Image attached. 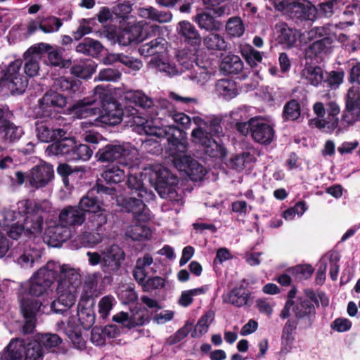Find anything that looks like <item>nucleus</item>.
I'll return each mask as SVG.
<instances>
[{
  "mask_svg": "<svg viewBox=\"0 0 360 360\" xmlns=\"http://www.w3.org/2000/svg\"><path fill=\"white\" fill-rule=\"evenodd\" d=\"M81 284L79 268L50 261L21 285L19 300L44 302L42 309L51 302L52 310L63 313L75 304Z\"/></svg>",
  "mask_w": 360,
  "mask_h": 360,
  "instance_id": "f257e3e1",
  "label": "nucleus"
},
{
  "mask_svg": "<svg viewBox=\"0 0 360 360\" xmlns=\"http://www.w3.org/2000/svg\"><path fill=\"white\" fill-rule=\"evenodd\" d=\"M104 89L101 86H97L94 89L95 98L92 100L84 99L80 102L81 111L87 115H98L99 121L103 124L109 125H116L119 124L123 116L131 117L134 122L136 124V131L140 134L149 136H156L158 137H165L168 142L167 149L170 151L169 155L172 158H189L184 153L187 149L186 142L179 140L175 136V132L179 130L172 126H168L165 128L158 127L153 124L152 121L146 120L140 123L136 121L141 120V117L136 116L138 114V110L132 106H126L124 109L116 102L102 103V110L97 107H91L98 101V104L101 103L104 96Z\"/></svg>",
  "mask_w": 360,
  "mask_h": 360,
  "instance_id": "f03ea898",
  "label": "nucleus"
},
{
  "mask_svg": "<svg viewBox=\"0 0 360 360\" xmlns=\"http://www.w3.org/2000/svg\"><path fill=\"white\" fill-rule=\"evenodd\" d=\"M50 207L48 201L36 202L22 200L18 202V214L23 217L22 222L27 235H38L41 233L44 224L42 213L48 211Z\"/></svg>",
  "mask_w": 360,
  "mask_h": 360,
  "instance_id": "7ed1b4c3",
  "label": "nucleus"
},
{
  "mask_svg": "<svg viewBox=\"0 0 360 360\" xmlns=\"http://www.w3.org/2000/svg\"><path fill=\"white\" fill-rule=\"evenodd\" d=\"M143 174L148 176L150 183L161 198L170 200L175 198V186L178 179L167 168L160 165H150L144 168Z\"/></svg>",
  "mask_w": 360,
  "mask_h": 360,
  "instance_id": "20e7f679",
  "label": "nucleus"
},
{
  "mask_svg": "<svg viewBox=\"0 0 360 360\" xmlns=\"http://www.w3.org/2000/svg\"><path fill=\"white\" fill-rule=\"evenodd\" d=\"M44 354V349L37 339L28 342L14 339L2 352L1 360H41Z\"/></svg>",
  "mask_w": 360,
  "mask_h": 360,
  "instance_id": "39448f33",
  "label": "nucleus"
},
{
  "mask_svg": "<svg viewBox=\"0 0 360 360\" xmlns=\"http://www.w3.org/2000/svg\"><path fill=\"white\" fill-rule=\"evenodd\" d=\"M22 62L16 60L12 62L6 69L0 68V91L6 94H22L25 92L28 80L20 72Z\"/></svg>",
  "mask_w": 360,
  "mask_h": 360,
  "instance_id": "423d86ee",
  "label": "nucleus"
},
{
  "mask_svg": "<svg viewBox=\"0 0 360 360\" xmlns=\"http://www.w3.org/2000/svg\"><path fill=\"white\" fill-rule=\"evenodd\" d=\"M276 10L285 12L290 18L313 20L316 8L307 0H271Z\"/></svg>",
  "mask_w": 360,
  "mask_h": 360,
  "instance_id": "0eeeda50",
  "label": "nucleus"
},
{
  "mask_svg": "<svg viewBox=\"0 0 360 360\" xmlns=\"http://www.w3.org/2000/svg\"><path fill=\"white\" fill-rule=\"evenodd\" d=\"M71 152L76 155L77 158H91L93 155V150L88 145L80 144L75 148V142L72 139L57 141L46 148V154L48 156L66 155Z\"/></svg>",
  "mask_w": 360,
  "mask_h": 360,
  "instance_id": "6e6552de",
  "label": "nucleus"
},
{
  "mask_svg": "<svg viewBox=\"0 0 360 360\" xmlns=\"http://www.w3.org/2000/svg\"><path fill=\"white\" fill-rule=\"evenodd\" d=\"M194 142L204 147L205 153L210 158H225L227 152L224 146L212 139L207 129L196 128L192 131Z\"/></svg>",
  "mask_w": 360,
  "mask_h": 360,
  "instance_id": "1a4fd4ad",
  "label": "nucleus"
},
{
  "mask_svg": "<svg viewBox=\"0 0 360 360\" xmlns=\"http://www.w3.org/2000/svg\"><path fill=\"white\" fill-rule=\"evenodd\" d=\"M117 203L123 210L131 212L134 217L140 221H146L150 219V210L143 203V200L135 196L120 195Z\"/></svg>",
  "mask_w": 360,
  "mask_h": 360,
  "instance_id": "9d476101",
  "label": "nucleus"
},
{
  "mask_svg": "<svg viewBox=\"0 0 360 360\" xmlns=\"http://www.w3.org/2000/svg\"><path fill=\"white\" fill-rule=\"evenodd\" d=\"M124 259L123 250L117 245H112L102 251L101 270L106 274L117 272Z\"/></svg>",
  "mask_w": 360,
  "mask_h": 360,
  "instance_id": "9b49d317",
  "label": "nucleus"
},
{
  "mask_svg": "<svg viewBox=\"0 0 360 360\" xmlns=\"http://www.w3.org/2000/svg\"><path fill=\"white\" fill-rule=\"evenodd\" d=\"M54 178V169L51 165L42 162L33 167L28 174L31 186L40 188L47 186Z\"/></svg>",
  "mask_w": 360,
  "mask_h": 360,
  "instance_id": "f8f14e48",
  "label": "nucleus"
},
{
  "mask_svg": "<svg viewBox=\"0 0 360 360\" xmlns=\"http://www.w3.org/2000/svg\"><path fill=\"white\" fill-rule=\"evenodd\" d=\"M252 139L261 144H269L274 138V130L262 117H252Z\"/></svg>",
  "mask_w": 360,
  "mask_h": 360,
  "instance_id": "ddd939ff",
  "label": "nucleus"
},
{
  "mask_svg": "<svg viewBox=\"0 0 360 360\" xmlns=\"http://www.w3.org/2000/svg\"><path fill=\"white\" fill-rule=\"evenodd\" d=\"M342 121L348 124L360 121V96L353 87L349 89L347 94L346 110L342 115Z\"/></svg>",
  "mask_w": 360,
  "mask_h": 360,
  "instance_id": "4468645a",
  "label": "nucleus"
},
{
  "mask_svg": "<svg viewBox=\"0 0 360 360\" xmlns=\"http://www.w3.org/2000/svg\"><path fill=\"white\" fill-rule=\"evenodd\" d=\"M173 164L193 181L202 179L206 174V169L195 159H173Z\"/></svg>",
  "mask_w": 360,
  "mask_h": 360,
  "instance_id": "2eb2a0df",
  "label": "nucleus"
},
{
  "mask_svg": "<svg viewBox=\"0 0 360 360\" xmlns=\"http://www.w3.org/2000/svg\"><path fill=\"white\" fill-rule=\"evenodd\" d=\"M67 103L65 96L56 91H48L39 100V108L44 117H49L58 108H63Z\"/></svg>",
  "mask_w": 360,
  "mask_h": 360,
  "instance_id": "dca6fc26",
  "label": "nucleus"
},
{
  "mask_svg": "<svg viewBox=\"0 0 360 360\" xmlns=\"http://www.w3.org/2000/svg\"><path fill=\"white\" fill-rule=\"evenodd\" d=\"M127 158L135 157L139 155V150L130 143H124L122 145H107L101 149L96 158Z\"/></svg>",
  "mask_w": 360,
  "mask_h": 360,
  "instance_id": "f3484780",
  "label": "nucleus"
},
{
  "mask_svg": "<svg viewBox=\"0 0 360 360\" xmlns=\"http://www.w3.org/2000/svg\"><path fill=\"white\" fill-rule=\"evenodd\" d=\"M44 302L39 304V302H32L29 300H22L21 306L22 313L25 319V323L22 327V332L24 333H32L35 326V316L37 313L44 310L41 309Z\"/></svg>",
  "mask_w": 360,
  "mask_h": 360,
  "instance_id": "a211bd4d",
  "label": "nucleus"
},
{
  "mask_svg": "<svg viewBox=\"0 0 360 360\" xmlns=\"http://www.w3.org/2000/svg\"><path fill=\"white\" fill-rule=\"evenodd\" d=\"M37 136L42 142H51L55 140L60 141L65 139L67 131L63 129H53L47 122H36Z\"/></svg>",
  "mask_w": 360,
  "mask_h": 360,
  "instance_id": "6ab92c4d",
  "label": "nucleus"
},
{
  "mask_svg": "<svg viewBox=\"0 0 360 360\" xmlns=\"http://www.w3.org/2000/svg\"><path fill=\"white\" fill-rule=\"evenodd\" d=\"M63 49L59 47H53L49 44L39 43L35 46H31L27 50V54L30 53H39L46 52L48 53V60L49 63L53 66H64L63 60Z\"/></svg>",
  "mask_w": 360,
  "mask_h": 360,
  "instance_id": "aec40b11",
  "label": "nucleus"
},
{
  "mask_svg": "<svg viewBox=\"0 0 360 360\" xmlns=\"http://www.w3.org/2000/svg\"><path fill=\"white\" fill-rule=\"evenodd\" d=\"M58 219L71 229L75 226H81L86 220V215L79 206H67L61 210Z\"/></svg>",
  "mask_w": 360,
  "mask_h": 360,
  "instance_id": "412c9836",
  "label": "nucleus"
},
{
  "mask_svg": "<svg viewBox=\"0 0 360 360\" xmlns=\"http://www.w3.org/2000/svg\"><path fill=\"white\" fill-rule=\"evenodd\" d=\"M41 255V250L37 245L26 244L21 249L16 262L23 268H32L34 264L39 260Z\"/></svg>",
  "mask_w": 360,
  "mask_h": 360,
  "instance_id": "4be33fe9",
  "label": "nucleus"
},
{
  "mask_svg": "<svg viewBox=\"0 0 360 360\" xmlns=\"http://www.w3.org/2000/svg\"><path fill=\"white\" fill-rule=\"evenodd\" d=\"M88 300L81 299L78 304V321L84 329L90 328L95 322V314L93 309L94 302L86 306Z\"/></svg>",
  "mask_w": 360,
  "mask_h": 360,
  "instance_id": "5701e85b",
  "label": "nucleus"
},
{
  "mask_svg": "<svg viewBox=\"0 0 360 360\" xmlns=\"http://www.w3.org/2000/svg\"><path fill=\"white\" fill-rule=\"evenodd\" d=\"M275 29L278 34L279 42L288 47L294 46L300 37L299 32L296 30L288 27L285 22L277 23Z\"/></svg>",
  "mask_w": 360,
  "mask_h": 360,
  "instance_id": "b1692460",
  "label": "nucleus"
},
{
  "mask_svg": "<svg viewBox=\"0 0 360 360\" xmlns=\"http://www.w3.org/2000/svg\"><path fill=\"white\" fill-rule=\"evenodd\" d=\"M124 100L134 103L143 109H150L154 106V101L140 90L128 91L124 94Z\"/></svg>",
  "mask_w": 360,
  "mask_h": 360,
  "instance_id": "393cba45",
  "label": "nucleus"
},
{
  "mask_svg": "<svg viewBox=\"0 0 360 360\" xmlns=\"http://www.w3.org/2000/svg\"><path fill=\"white\" fill-rule=\"evenodd\" d=\"M300 75L303 80L314 86H319L324 79L323 70L317 65H305Z\"/></svg>",
  "mask_w": 360,
  "mask_h": 360,
  "instance_id": "a878e982",
  "label": "nucleus"
},
{
  "mask_svg": "<svg viewBox=\"0 0 360 360\" xmlns=\"http://www.w3.org/2000/svg\"><path fill=\"white\" fill-rule=\"evenodd\" d=\"M179 33L184 37L185 40L191 45H200L201 37L195 26L188 21H181L179 23Z\"/></svg>",
  "mask_w": 360,
  "mask_h": 360,
  "instance_id": "bb28decb",
  "label": "nucleus"
},
{
  "mask_svg": "<svg viewBox=\"0 0 360 360\" xmlns=\"http://www.w3.org/2000/svg\"><path fill=\"white\" fill-rule=\"evenodd\" d=\"M165 51V40L161 37H156L155 39L142 44L139 49V53L144 57L163 53Z\"/></svg>",
  "mask_w": 360,
  "mask_h": 360,
  "instance_id": "cd10ccee",
  "label": "nucleus"
},
{
  "mask_svg": "<svg viewBox=\"0 0 360 360\" xmlns=\"http://www.w3.org/2000/svg\"><path fill=\"white\" fill-rule=\"evenodd\" d=\"M103 205V201L92 196L90 193L83 196L78 203L79 208L84 212V215L86 213L92 214L104 211L105 209Z\"/></svg>",
  "mask_w": 360,
  "mask_h": 360,
  "instance_id": "c85d7f7f",
  "label": "nucleus"
},
{
  "mask_svg": "<svg viewBox=\"0 0 360 360\" xmlns=\"http://www.w3.org/2000/svg\"><path fill=\"white\" fill-rule=\"evenodd\" d=\"M333 40L330 37H323L314 41L306 50V57L312 58L330 51Z\"/></svg>",
  "mask_w": 360,
  "mask_h": 360,
  "instance_id": "c756f323",
  "label": "nucleus"
},
{
  "mask_svg": "<svg viewBox=\"0 0 360 360\" xmlns=\"http://www.w3.org/2000/svg\"><path fill=\"white\" fill-rule=\"evenodd\" d=\"M72 229L63 223H58L51 226L46 231V235L53 242L63 243L71 236Z\"/></svg>",
  "mask_w": 360,
  "mask_h": 360,
  "instance_id": "7c9ffc66",
  "label": "nucleus"
},
{
  "mask_svg": "<svg viewBox=\"0 0 360 360\" xmlns=\"http://www.w3.org/2000/svg\"><path fill=\"white\" fill-rule=\"evenodd\" d=\"M221 68L228 74L236 75L243 69V62L238 56L229 53L223 57Z\"/></svg>",
  "mask_w": 360,
  "mask_h": 360,
  "instance_id": "2f4dec72",
  "label": "nucleus"
},
{
  "mask_svg": "<svg viewBox=\"0 0 360 360\" xmlns=\"http://www.w3.org/2000/svg\"><path fill=\"white\" fill-rule=\"evenodd\" d=\"M194 21L200 28L207 31L219 30L222 27L221 21L216 20L212 15L206 12L197 14L194 17Z\"/></svg>",
  "mask_w": 360,
  "mask_h": 360,
  "instance_id": "473e14b6",
  "label": "nucleus"
},
{
  "mask_svg": "<svg viewBox=\"0 0 360 360\" xmlns=\"http://www.w3.org/2000/svg\"><path fill=\"white\" fill-rule=\"evenodd\" d=\"M216 91L226 100L233 98L238 94L236 82L229 79H219L216 84Z\"/></svg>",
  "mask_w": 360,
  "mask_h": 360,
  "instance_id": "72a5a7b5",
  "label": "nucleus"
},
{
  "mask_svg": "<svg viewBox=\"0 0 360 360\" xmlns=\"http://www.w3.org/2000/svg\"><path fill=\"white\" fill-rule=\"evenodd\" d=\"M103 48L98 41L87 37L78 44L76 51L78 53L95 57L101 52Z\"/></svg>",
  "mask_w": 360,
  "mask_h": 360,
  "instance_id": "f704fd0d",
  "label": "nucleus"
},
{
  "mask_svg": "<svg viewBox=\"0 0 360 360\" xmlns=\"http://www.w3.org/2000/svg\"><path fill=\"white\" fill-rule=\"evenodd\" d=\"M107 221L108 214L105 210L99 212L89 214L85 228L89 231L101 232L103 230V226L106 224Z\"/></svg>",
  "mask_w": 360,
  "mask_h": 360,
  "instance_id": "c9c22d12",
  "label": "nucleus"
},
{
  "mask_svg": "<svg viewBox=\"0 0 360 360\" xmlns=\"http://www.w3.org/2000/svg\"><path fill=\"white\" fill-rule=\"evenodd\" d=\"M184 79H189L198 85L205 84L211 78L210 72L205 68L195 63V68L184 76Z\"/></svg>",
  "mask_w": 360,
  "mask_h": 360,
  "instance_id": "e433bc0d",
  "label": "nucleus"
},
{
  "mask_svg": "<svg viewBox=\"0 0 360 360\" xmlns=\"http://www.w3.org/2000/svg\"><path fill=\"white\" fill-rule=\"evenodd\" d=\"M240 53L247 63L252 68L257 66L262 61L263 53L249 44L241 46Z\"/></svg>",
  "mask_w": 360,
  "mask_h": 360,
  "instance_id": "4c0bfd02",
  "label": "nucleus"
},
{
  "mask_svg": "<svg viewBox=\"0 0 360 360\" xmlns=\"http://www.w3.org/2000/svg\"><path fill=\"white\" fill-rule=\"evenodd\" d=\"M248 299V293L242 288H235L223 297L224 302L230 303L238 307L245 305Z\"/></svg>",
  "mask_w": 360,
  "mask_h": 360,
  "instance_id": "58836bf2",
  "label": "nucleus"
},
{
  "mask_svg": "<svg viewBox=\"0 0 360 360\" xmlns=\"http://www.w3.org/2000/svg\"><path fill=\"white\" fill-rule=\"evenodd\" d=\"M214 311L209 310L198 321L193 331L191 333L192 338H199L205 334L209 328V326L214 320Z\"/></svg>",
  "mask_w": 360,
  "mask_h": 360,
  "instance_id": "ea45409f",
  "label": "nucleus"
},
{
  "mask_svg": "<svg viewBox=\"0 0 360 360\" xmlns=\"http://www.w3.org/2000/svg\"><path fill=\"white\" fill-rule=\"evenodd\" d=\"M149 65L152 68H155L160 72L165 73L168 76H174L179 74V68L174 63L163 61L159 58H153L150 60Z\"/></svg>",
  "mask_w": 360,
  "mask_h": 360,
  "instance_id": "a19ab883",
  "label": "nucleus"
},
{
  "mask_svg": "<svg viewBox=\"0 0 360 360\" xmlns=\"http://www.w3.org/2000/svg\"><path fill=\"white\" fill-rule=\"evenodd\" d=\"M137 30L134 25L122 30L117 34V41L122 46H128L133 42L139 43Z\"/></svg>",
  "mask_w": 360,
  "mask_h": 360,
  "instance_id": "79ce46f5",
  "label": "nucleus"
},
{
  "mask_svg": "<svg viewBox=\"0 0 360 360\" xmlns=\"http://www.w3.org/2000/svg\"><path fill=\"white\" fill-rule=\"evenodd\" d=\"M66 333L75 348L79 349L85 348L86 340L82 337L78 326H73L70 322H68Z\"/></svg>",
  "mask_w": 360,
  "mask_h": 360,
  "instance_id": "37998d69",
  "label": "nucleus"
},
{
  "mask_svg": "<svg viewBox=\"0 0 360 360\" xmlns=\"http://www.w3.org/2000/svg\"><path fill=\"white\" fill-rule=\"evenodd\" d=\"M27 53V51L24 53L25 73L29 77H34L37 75L39 69L38 63L39 53Z\"/></svg>",
  "mask_w": 360,
  "mask_h": 360,
  "instance_id": "c03bdc74",
  "label": "nucleus"
},
{
  "mask_svg": "<svg viewBox=\"0 0 360 360\" xmlns=\"http://www.w3.org/2000/svg\"><path fill=\"white\" fill-rule=\"evenodd\" d=\"M226 31L233 37H240L245 32V25L240 17L230 18L226 24Z\"/></svg>",
  "mask_w": 360,
  "mask_h": 360,
  "instance_id": "a18cd8bd",
  "label": "nucleus"
},
{
  "mask_svg": "<svg viewBox=\"0 0 360 360\" xmlns=\"http://www.w3.org/2000/svg\"><path fill=\"white\" fill-rule=\"evenodd\" d=\"M300 115V105L297 101L292 99L285 104L283 110V117L285 120H297Z\"/></svg>",
  "mask_w": 360,
  "mask_h": 360,
  "instance_id": "49530a36",
  "label": "nucleus"
},
{
  "mask_svg": "<svg viewBox=\"0 0 360 360\" xmlns=\"http://www.w3.org/2000/svg\"><path fill=\"white\" fill-rule=\"evenodd\" d=\"M135 27L138 30L137 38H139L138 42H142L146 39L158 37L160 34V27L158 25H135Z\"/></svg>",
  "mask_w": 360,
  "mask_h": 360,
  "instance_id": "de8ad7c7",
  "label": "nucleus"
},
{
  "mask_svg": "<svg viewBox=\"0 0 360 360\" xmlns=\"http://www.w3.org/2000/svg\"><path fill=\"white\" fill-rule=\"evenodd\" d=\"M40 345L44 349V353L46 351H53V349L60 345L61 338L56 334L46 333L39 335L37 338Z\"/></svg>",
  "mask_w": 360,
  "mask_h": 360,
  "instance_id": "09e8293b",
  "label": "nucleus"
},
{
  "mask_svg": "<svg viewBox=\"0 0 360 360\" xmlns=\"http://www.w3.org/2000/svg\"><path fill=\"white\" fill-rule=\"evenodd\" d=\"M203 42L207 49L212 50H225L227 46L223 37L217 33H210L207 35Z\"/></svg>",
  "mask_w": 360,
  "mask_h": 360,
  "instance_id": "8fccbe9b",
  "label": "nucleus"
},
{
  "mask_svg": "<svg viewBox=\"0 0 360 360\" xmlns=\"http://www.w3.org/2000/svg\"><path fill=\"white\" fill-rule=\"evenodd\" d=\"M243 112L240 108L233 110L230 112V116L236 122L237 130L243 135H247L249 131L252 133V118L248 122H240L242 116L240 114Z\"/></svg>",
  "mask_w": 360,
  "mask_h": 360,
  "instance_id": "3c124183",
  "label": "nucleus"
},
{
  "mask_svg": "<svg viewBox=\"0 0 360 360\" xmlns=\"http://www.w3.org/2000/svg\"><path fill=\"white\" fill-rule=\"evenodd\" d=\"M126 236L133 240H141L148 238L150 231L145 226L135 224L129 226L126 231Z\"/></svg>",
  "mask_w": 360,
  "mask_h": 360,
  "instance_id": "603ef678",
  "label": "nucleus"
},
{
  "mask_svg": "<svg viewBox=\"0 0 360 360\" xmlns=\"http://www.w3.org/2000/svg\"><path fill=\"white\" fill-rule=\"evenodd\" d=\"M109 183L120 182L124 177V172L115 165H108L102 174Z\"/></svg>",
  "mask_w": 360,
  "mask_h": 360,
  "instance_id": "864d4df0",
  "label": "nucleus"
},
{
  "mask_svg": "<svg viewBox=\"0 0 360 360\" xmlns=\"http://www.w3.org/2000/svg\"><path fill=\"white\" fill-rule=\"evenodd\" d=\"M207 288L205 286L184 290L181 292L180 297L179 298L178 303L184 307H186L189 306L193 301V297L200 295L205 294Z\"/></svg>",
  "mask_w": 360,
  "mask_h": 360,
  "instance_id": "5fc2aeb1",
  "label": "nucleus"
},
{
  "mask_svg": "<svg viewBox=\"0 0 360 360\" xmlns=\"http://www.w3.org/2000/svg\"><path fill=\"white\" fill-rule=\"evenodd\" d=\"M62 25L60 19L51 16L44 18L39 22V29L46 34L53 33L58 32Z\"/></svg>",
  "mask_w": 360,
  "mask_h": 360,
  "instance_id": "6e6d98bb",
  "label": "nucleus"
},
{
  "mask_svg": "<svg viewBox=\"0 0 360 360\" xmlns=\"http://www.w3.org/2000/svg\"><path fill=\"white\" fill-rule=\"evenodd\" d=\"M294 312L297 318L301 319L316 313L314 305L308 300H304L297 303L294 307Z\"/></svg>",
  "mask_w": 360,
  "mask_h": 360,
  "instance_id": "4d7b16f0",
  "label": "nucleus"
},
{
  "mask_svg": "<svg viewBox=\"0 0 360 360\" xmlns=\"http://www.w3.org/2000/svg\"><path fill=\"white\" fill-rule=\"evenodd\" d=\"M0 134H2L5 139L12 141L20 139L22 134V131L20 127H16L7 120L6 123L4 124L2 130L0 129Z\"/></svg>",
  "mask_w": 360,
  "mask_h": 360,
  "instance_id": "13d9d810",
  "label": "nucleus"
},
{
  "mask_svg": "<svg viewBox=\"0 0 360 360\" xmlns=\"http://www.w3.org/2000/svg\"><path fill=\"white\" fill-rule=\"evenodd\" d=\"M102 234L99 231H85L79 236L80 242L85 246H93L102 241Z\"/></svg>",
  "mask_w": 360,
  "mask_h": 360,
  "instance_id": "bf43d9fd",
  "label": "nucleus"
},
{
  "mask_svg": "<svg viewBox=\"0 0 360 360\" xmlns=\"http://www.w3.org/2000/svg\"><path fill=\"white\" fill-rule=\"evenodd\" d=\"M54 86L57 90L62 91H72L75 92L78 90L77 82L65 77H60L56 79L54 82Z\"/></svg>",
  "mask_w": 360,
  "mask_h": 360,
  "instance_id": "052dcab7",
  "label": "nucleus"
},
{
  "mask_svg": "<svg viewBox=\"0 0 360 360\" xmlns=\"http://www.w3.org/2000/svg\"><path fill=\"white\" fill-rule=\"evenodd\" d=\"M195 60L194 56L191 58L187 56V54L184 51L180 52L178 55V62L180 66V68H179V70L181 72H179V74L184 73L186 75L187 74L186 72H190V71L195 68Z\"/></svg>",
  "mask_w": 360,
  "mask_h": 360,
  "instance_id": "680f3d73",
  "label": "nucleus"
},
{
  "mask_svg": "<svg viewBox=\"0 0 360 360\" xmlns=\"http://www.w3.org/2000/svg\"><path fill=\"white\" fill-rule=\"evenodd\" d=\"M115 303V300L112 296L107 295L102 297L98 304V313L103 318L107 317Z\"/></svg>",
  "mask_w": 360,
  "mask_h": 360,
  "instance_id": "e2e57ef3",
  "label": "nucleus"
},
{
  "mask_svg": "<svg viewBox=\"0 0 360 360\" xmlns=\"http://www.w3.org/2000/svg\"><path fill=\"white\" fill-rule=\"evenodd\" d=\"M212 10L217 17L229 15L233 11V4L231 0H221Z\"/></svg>",
  "mask_w": 360,
  "mask_h": 360,
  "instance_id": "0e129e2a",
  "label": "nucleus"
},
{
  "mask_svg": "<svg viewBox=\"0 0 360 360\" xmlns=\"http://www.w3.org/2000/svg\"><path fill=\"white\" fill-rule=\"evenodd\" d=\"M121 77V72L116 69L105 68L101 70L95 79L98 81L116 82Z\"/></svg>",
  "mask_w": 360,
  "mask_h": 360,
  "instance_id": "69168bd1",
  "label": "nucleus"
},
{
  "mask_svg": "<svg viewBox=\"0 0 360 360\" xmlns=\"http://www.w3.org/2000/svg\"><path fill=\"white\" fill-rule=\"evenodd\" d=\"M88 168L86 167H74L66 165L60 164L57 168V172L61 176H66L72 174L75 172L84 173L87 171Z\"/></svg>",
  "mask_w": 360,
  "mask_h": 360,
  "instance_id": "338daca9",
  "label": "nucleus"
},
{
  "mask_svg": "<svg viewBox=\"0 0 360 360\" xmlns=\"http://www.w3.org/2000/svg\"><path fill=\"white\" fill-rule=\"evenodd\" d=\"M144 321L145 319L143 312L139 311L134 312L131 311L129 313V321L127 323H126V327L128 328H132L143 325Z\"/></svg>",
  "mask_w": 360,
  "mask_h": 360,
  "instance_id": "774afa93",
  "label": "nucleus"
}]
</instances>
